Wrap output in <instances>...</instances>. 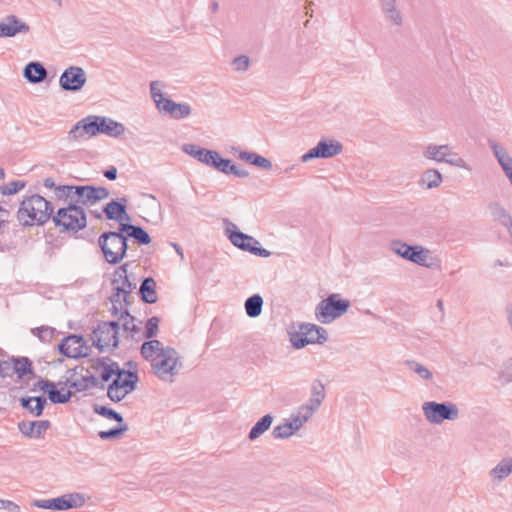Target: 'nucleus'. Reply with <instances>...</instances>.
Wrapping results in <instances>:
<instances>
[{"label":"nucleus","mask_w":512,"mask_h":512,"mask_svg":"<svg viewBox=\"0 0 512 512\" xmlns=\"http://www.w3.org/2000/svg\"><path fill=\"white\" fill-rule=\"evenodd\" d=\"M125 126L116 120L97 115H89L78 121L69 131V139L78 141L85 136L95 137L104 134L109 137L118 138L125 132Z\"/></svg>","instance_id":"2"},{"label":"nucleus","mask_w":512,"mask_h":512,"mask_svg":"<svg viewBox=\"0 0 512 512\" xmlns=\"http://www.w3.org/2000/svg\"><path fill=\"white\" fill-rule=\"evenodd\" d=\"M383 19L390 27H401L404 22V15L399 8L397 0L385 1L379 4Z\"/></svg>","instance_id":"20"},{"label":"nucleus","mask_w":512,"mask_h":512,"mask_svg":"<svg viewBox=\"0 0 512 512\" xmlns=\"http://www.w3.org/2000/svg\"><path fill=\"white\" fill-rule=\"evenodd\" d=\"M25 187V183L22 181H11L8 184L0 187V192L3 195L15 194Z\"/></svg>","instance_id":"52"},{"label":"nucleus","mask_w":512,"mask_h":512,"mask_svg":"<svg viewBox=\"0 0 512 512\" xmlns=\"http://www.w3.org/2000/svg\"><path fill=\"white\" fill-rule=\"evenodd\" d=\"M343 151V145L340 141L333 138H322L316 146L309 149L302 155L301 161L303 163L309 162L312 159H328L338 156Z\"/></svg>","instance_id":"14"},{"label":"nucleus","mask_w":512,"mask_h":512,"mask_svg":"<svg viewBox=\"0 0 512 512\" xmlns=\"http://www.w3.org/2000/svg\"><path fill=\"white\" fill-rule=\"evenodd\" d=\"M163 87L164 84L160 81H152L150 83L151 99L153 100L156 108H158L167 99L162 92Z\"/></svg>","instance_id":"48"},{"label":"nucleus","mask_w":512,"mask_h":512,"mask_svg":"<svg viewBox=\"0 0 512 512\" xmlns=\"http://www.w3.org/2000/svg\"><path fill=\"white\" fill-rule=\"evenodd\" d=\"M183 151L201 163L211 167H213L216 159H218L219 154L217 151L205 149L195 144L184 145Z\"/></svg>","instance_id":"24"},{"label":"nucleus","mask_w":512,"mask_h":512,"mask_svg":"<svg viewBox=\"0 0 512 512\" xmlns=\"http://www.w3.org/2000/svg\"><path fill=\"white\" fill-rule=\"evenodd\" d=\"M147 207L152 212H159L160 208H161V205H160V203L157 201V199L153 195H148Z\"/></svg>","instance_id":"60"},{"label":"nucleus","mask_w":512,"mask_h":512,"mask_svg":"<svg viewBox=\"0 0 512 512\" xmlns=\"http://www.w3.org/2000/svg\"><path fill=\"white\" fill-rule=\"evenodd\" d=\"M86 74L81 67L70 66L61 74L59 83L63 90L79 91L86 83Z\"/></svg>","instance_id":"17"},{"label":"nucleus","mask_w":512,"mask_h":512,"mask_svg":"<svg viewBox=\"0 0 512 512\" xmlns=\"http://www.w3.org/2000/svg\"><path fill=\"white\" fill-rule=\"evenodd\" d=\"M499 379L504 384L512 382V360L499 371Z\"/></svg>","instance_id":"54"},{"label":"nucleus","mask_w":512,"mask_h":512,"mask_svg":"<svg viewBox=\"0 0 512 512\" xmlns=\"http://www.w3.org/2000/svg\"><path fill=\"white\" fill-rule=\"evenodd\" d=\"M272 436L275 439H286V438H288V419H285L282 424L274 427V429L272 431Z\"/></svg>","instance_id":"55"},{"label":"nucleus","mask_w":512,"mask_h":512,"mask_svg":"<svg viewBox=\"0 0 512 512\" xmlns=\"http://www.w3.org/2000/svg\"><path fill=\"white\" fill-rule=\"evenodd\" d=\"M98 364L101 368L100 377L103 381L107 382L113 375L116 377L124 369H121L118 363L112 361L110 358H102L98 360Z\"/></svg>","instance_id":"37"},{"label":"nucleus","mask_w":512,"mask_h":512,"mask_svg":"<svg viewBox=\"0 0 512 512\" xmlns=\"http://www.w3.org/2000/svg\"><path fill=\"white\" fill-rule=\"evenodd\" d=\"M13 369L18 377L22 378L24 375L32 374L31 361L26 357H21L13 360Z\"/></svg>","instance_id":"47"},{"label":"nucleus","mask_w":512,"mask_h":512,"mask_svg":"<svg viewBox=\"0 0 512 512\" xmlns=\"http://www.w3.org/2000/svg\"><path fill=\"white\" fill-rule=\"evenodd\" d=\"M59 352L69 358H81L88 355L89 347L82 336L69 335L58 345Z\"/></svg>","instance_id":"15"},{"label":"nucleus","mask_w":512,"mask_h":512,"mask_svg":"<svg viewBox=\"0 0 512 512\" xmlns=\"http://www.w3.org/2000/svg\"><path fill=\"white\" fill-rule=\"evenodd\" d=\"M512 475V457L501 459L494 468L489 471L493 482L500 483Z\"/></svg>","instance_id":"31"},{"label":"nucleus","mask_w":512,"mask_h":512,"mask_svg":"<svg viewBox=\"0 0 512 512\" xmlns=\"http://www.w3.org/2000/svg\"><path fill=\"white\" fill-rule=\"evenodd\" d=\"M119 328L122 327L123 333L131 339H141V321H138L129 314L128 310L122 311L118 315Z\"/></svg>","instance_id":"22"},{"label":"nucleus","mask_w":512,"mask_h":512,"mask_svg":"<svg viewBox=\"0 0 512 512\" xmlns=\"http://www.w3.org/2000/svg\"><path fill=\"white\" fill-rule=\"evenodd\" d=\"M97 379L85 370L84 367H76L68 370V383L72 394L85 391L97 385Z\"/></svg>","instance_id":"16"},{"label":"nucleus","mask_w":512,"mask_h":512,"mask_svg":"<svg viewBox=\"0 0 512 512\" xmlns=\"http://www.w3.org/2000/svg\"><path fill=\"white\" fill-rule=\"evenodd\" d=\"M38 387L48 393L49 399L53 403H66L72 397L71 390H66L63 387L57 389L56 385L48 380H40Z\"/></svg>","instance_id":"26"},{"label":"nucleus","mask_w":512,"mask_h":512,"mask_svg":"<svg viewBox=\"0 0 512 512\" xmlns=\"http://www.w3.org/2000/svg\"><path fill=\"white\" fill-rule=\"evenodd\" d=\"M50 422L48 420L40 421H21L18 423L20 432L29 438H40L49 429Z\"/></svg>","instance_id":"27"},{"label":"nucleus","mask_w":512,"mask_h":512,"mask_svg":"<svg viewBox=\"0 0 512 512\" xmlns=\"http://www.w3.org/2000/svg\"><path fill=\"white\" fill-rule=\"evenodd\" d=\"M58 196H64L68 202L78 206L91 207L109 197V191L105 187L91 185L70 186L63 185L56 188Z\"/></svg>","instance_id":"4"},{"label":"nucleus","mask_w":512,"mask_h":512,"mask_svg":"<svg viewBox=\"0 0 512 512\" xmlns=\"http://www.w3.org/2000/svg\"><path fill=\"white\" fill-rule=\"evenodd\" d=\"M410 262L426 268H434L439 260L432 256L431 251L421 245H415Z\"/></svg>","instance_id":"30"},{"label":"nucleus","mask_w":512,"mask_h":512,"mask_svg":"<svg viewBox=\"0 0 512 512\" xmlns=\"http://www.w3.org/2000/svg\"><path fill=\"white\" fill-rule=\"evenodd\" d=\"M350 307V301L333 293L321 300L315 307V318L322 324H329L344 315Z\"/></svg>","instance_id":"6"},{"label":"nucleus","mask_w":512,"mask_h":512,"mask_svg":"<svg viewBox=\"0 0 512 512\" xmlns=\"http://www.w3.org/2000/svg\"><path fill=\"white\" fill-rule=\"evenodd\" d=\"M56 387H59V388H64L66 390H71L70 389V384L68 383V370L66 371L65 375L62 377V379L57 383L55 384Z\"/></svg>","instance_id":"61"},{"label":"nucleus","mask_w":512,"mask_h":512,"mask_svg":"<svg viewBox=\"0 0 512 512\" xmlns=\"http://www.w3.org/2000/svg\"><path fill=\"white\" fill-rule=\"evenodd\" d=\"M237 156L239 159H241L249 164L260 167L262 169H269L272 166L271 162L267 158H265L261 155H258L257 153H254V152L238 151Z\"/></svg>","instance_id":"39"},{"label":"nucleus","mask_w":512,"mask_h":512,"mask_svg":"<svg viewBox=\"0 0 512 512\" xmlns=\"http://www.w3.org/2000/svg\"><path fill=\"white\" fill-rule=\"evenodd\" d=\"M21 404L35 416H40L46 404V399L44 397L22 398Z\"/></svg>","instance_id":"43"},{"label":"nucleus","mask_w":512,"mask_h":512,"mask_svg":"<svg viewBox=\"0 0 512 512\" xmlns=\"http://www.w3.org/2000/svg\"><path fill=\"white\" fill-rule=\"evenodd\" d=\"M53 212V207L44 197L31 195L26 197L19 207L17 217L24 226L42 225Z\"/></svg>","instance_id":"3"},{"label":"nucleus","mask_w":512,"mask_h":512,"mask_svg":"<svg viewBox=\"0 0 512 512\" xmlns=\"http://www.w3.org/2000/svg\"><path fill=\"white\" fill-rule=\"evenodd\" d=\"M66 510H68V508H67V503H66L64 494L59 497L53 498V511H66Z\"/></svg>","instance_id":"57"},{"label":"nucleus","mask_w":512,"mask_h":512,"mask_svg":"<svg viewBox=\"0 0 512 512\" xmlns=\"http://www.w3.org/2000/svg\"><path fill=\"white\" fill-rule=\"evenodd\" d=\"M98 244L105 260L110 264H118L127 251V239L122 232H105L98 238Z\"/></svg>","instance_id":"7"},{"label":"nucleus","mask_w":512,"mask_h":512,"mask_svg":"<svg viewBox=\"0 0 512 512\" xmlns=\"http://www.w3.org/2000/svg\"><path fill=\"white\" fill-rule=\"evenodd\" d=\"M422 155L429 161L445 163L467 171L471 170L469 163L457 152L453 151V148L448 144L430 143L424 147Z\"/></svg>","instance_id":"5"},{"label":"nucleus","mask_w":512,"mask_h":512,"mask_svg":"<svg viewBox=\"0 0 512 512\" xmlns=\"http://www.w3.org/2000/svg\"><path fill=\"white\" fill-rule=\"evenodd\" d=\"M272 422L273 417L270 414L264 415L251 428L248 434V439L250 441H255L256 439H258L271 427Z\"/></svg>","instance_id":"38"},{"label":"nucleus","mask_w":512,"mask_h":512,"mask_svg":"<svg viewBox=\"0 0 512 512\" xmlns=\"http://www.w3.org/2000/svg\"><path fill=\"white\" fill-rule=\"evenodd\" d=\"M490 212L495 220L507 228L510 237L512 236V217L508 211L499 203L489 205Z\"/></svg>","instance_id":"33"},{"label":"nucleus","mask_w":512,"mask_h":512,"mask_svg":"<svg viewBox=\"0 0 512 512\" xmlns=\"http://www.w3.org/2000/svg\"><path fill=\"white\" fill-rule=\"evenodd\" d=\"M127 430H128V426L126 424H123L119 428H113V429H110V430H107V431H100L99 432V437L102 440L113 439V438L119 437L122 433H124Z\"/></svg>","instance_id":"53"},{"label":"nucleus","mask_w":512,"mask_h":512,"mask_svg":"<svg viewBox=\"0 0 512 512\" xmlns=\"http://www.w3.org/2000/svg\"><path fill=\"white\" fill-rule=\"evenodd\" d=\"M158 325H159V319L157 317H151L146 322L145 331L141 332V338H146L149 340H153L152 338L155 337L158 333Z\"/></svg>","instance_id":"50"},{"label":"nucleus","mask_w":512,"mask_h":512,"mask_svg":"<svg viewBox=\"0 0 512 512\" xmlns=\"http://www.w3.org/2000/svg\"><path fill=\"white\" fill-rule=\"evenodd\" d=\"M119 322H101L93 330V344L100 352L110 351L119 344Z\"/></svg>","instance_id":"12"},{"label":"nucleus","mask_w":512,"mask_h":512,"mask_svg":"<svg viewBox=\"0 0 512 512\" xmlns=\"http://www.w3.org/2000/svg\"><path fill=\"white\" fill-rule=\"evenodd\" d=\"M443 182V175L436 168L426 169L421 173L418 179V185L422 189L432 190L437 189Z\"/></svg>","instance_id":"29"},{"label":"nucleus","mask_w":512,"mask_h":512,"mask_svg":"<svg viewBox=\"0 0 512 512\" xmlns=\"http://www.w3.org/2000/svg\"><path fill=\"white\" fill-rule=\"evenodd\" d=\"M225 234L230 242L237 248L260 257L270 256V252L259 247V241L254 237L238 231L236 224L226 222Z\"/></svg>","instance_id":"11"},{"label":"nucleus","mask_w":512,"mask_h":512,"mask_svg":"<svg viewBox=\"0 0 512 512\" xmlns=\"http://www.w3.org/2000/svg\"><path fill=\"white\" fill-rule=\"evenodd\" d=\"M106 217L110 220L121 222L123 220H129V216L126 213V207L123 203L112 200L110 201L103 210Z\"/></svg>","instance_id":"35"},{"label":"nucleus","mask_w":512,"mask_h":512,"mask_svg":"<svg viewBox=\"0 0 512 512\" xmlns=\"http://www.w3.org/2000/svg\"><path fill=\"white\" fill-rule=\"evenodd\" d=\"M406 366L410 371L416 373L422 380L430 381L433 379V373L426 366L415 360L406 361Z\"/></svg>","instance_id":"45"},{"label":"nucleus","mask_w":512,"mask_h":512,"mask_svg":"<svg viewBox=\"0 0 512 512\" xmlns=\"http://www.w3.org/2000/svg\"><path fill=\"white\" fill-rule=\"evenodd\" d=\"M506 315H507V321L508 324L512 330V304L508 305L506 308Z\"/></svg>","instance_id":"64"},{"label":"nucleus","mask_w":512,"mask_h":512,"mask_svg":"<svg viewBox=\"0 0 512 512\" xmlns=\"http://www.w3.org/2000/svg\"><path fill=\"white\" fill-rule=\"evenodd\" d=\"M390 250L401 258L410 261L414 246H411L401 240H393L390 243Z\"/></svg>","instance_id":"44"},{"label":"nucleus","mask_w":512,"mask_h":512,"mask_svg":"<svg viewBox=\"0 0 512 512\" xmlns=\"http://www.w3.org/2000/svg\"><path fill=\"white\" fill-rule=\"evenodd\" d=\"M0 508L7 509L11 512H20V507L10 500L0 499Z\"/></svg>","instance_id":"59"},{"label":"nucleus","mask_w":512,"mask_h":512,"mask_svg":"<svg viewBox=\"0 0 512 512\" xmlns=\"http://www.w3.org/2000/svg\"><path fill=\"white\" fill-rule=\"evenodd\" d=\"M94 411L101 415V416H104L106 418H109V419H113L115 421H117L118 423H122L123 422V417L121 416V414H119L118 412L114 411L113 409H110V408H107L105 406H98L96 405L94 407Z\"/></svg>","instance_id":"51"},{"label":"nucleus","mask_w":512,"mask_h":512,"mask_svg":"<svg viewBox=\"0 0 512 512\" xmlns=\"http://www.w3.org/2000/svg\"><path fill=\"white\" fill-rule=\"evenodd\" d=\"M140 353L150 364L152 374L163 382L172 383L183 367L178 351L159 340L145 341Z\"/></svg>","instance_id":"1"},{"label":"nucleus","mask_w":512,"mask_h":512,"mask_svg":"<svg viewBox=\"0 0 512 512\" xmlns=\"http://www.w3.org/2000/svg\"><path fill=\"white\" fill-rule=\"evenodd\" d=\"M137 381L138 376L136 373L123 370L108 386L107 396L113 402H120L129 393L134 391Z\"/></svg>","instance_id":"13"},{"label":"nucleus","mask_w":512,"mask_h":512,"mask_svg":"<svg viewBox=\"0 0 512 512\" xmlns=\"http://www.w3.org/2000/svg\"><path fill=\"white\" fill-rule=\"evenodd\" d=\"M159 113L167 115L170 118L180 120L190 116L192 109L187 103H176L167 98L158 108Z\"/></svg>","instance_id":"21"},{"label":"nucleus","mask_w":512,"mask_h":512,"mask_svg":"<svg viewBox=\"0 0 512 512\" xmlns=\"http://www.w3.org/2000/svg\"><path fill=\"white\" fill-rule=\"evenodd\" d=\"M156 282L153 278H145L140 286V294L143 301L147 303H155L157 301Z\"/></svg>","instance_id":"40"},{"label":"nucleus","mask_w":512,"mask_h":512,"mask_svg":"<svg viewBox=\"0 0 512 512\" xmlns=\"http://www.w3.org/2000/svg\"><path fill=\"white\" fill-rule=\"evenodd\" d=\"M104 176L109 180H115L117 177V169L115 167H111L105 171Z\"/></svg>","instance_id":"63"},{"label":"nucleus","mask_w":512,"mask_h":512,"mask_svg":"<svg viewBox=\"0 0 512 512\" xmlns=\"http://www.w3.org/2000/svg\"><path fill=\"white\" fill-rule=\"evenodd\" d=\"M29 31L30 26L15 15H8L0 21V38L27 34Z\"/></svg>","instance_id":"19"},{"label":"nucleus","mask_w":512,"mask_h":512,"mask_svg":"<svg viewBox=\"0 0 512 512\" xmlns=\"http://www.w3.org/2000/svg\"><path fill=\"white\" fill-rule=\"evenodd\" d=\"M24 77L30 83H40L47 77V71L39 62H30L24 68Z\"/></svg>","instance_id":"34"},{"label":"nucleus","mask_w":512,"mask_h":512,"mask_svg":"<svg viewBox=\"0 0 512 512\" xmlns=\"http://www.w3.org/2000/svg\"><path fill=\"white\" fill-rule=\"evenodd\" d=\"M326 399V386L322 380L316 378L313 379L309 386V398L304 403L312 409L318 410L323 405Z\"/></svg>","instance_id":"23"},{"label":"nucleus","mask_w":512,"mask_h":512,"mask_svg":"<svg viewBox=\"0 0 512 512\" xmlns=\"http://www.w3.org/2000/svg\"><path fill=\"white\" fill-rule=\"evenodd\" d=\"M244 307L250 318H256L262 312L263 298L259 294H254L246 299Z\"/></svg>","instance_id":"42"},{"label":"nucleus","mask_w":512,"mask_h":512,"mask_svg":"<svg viewBox=\"0 0 512 512\" xmlns=\"http://www.w3.org/2000/svg\"><path fill=\"white\" fill-rule=\"evenodd\" d=\"M114 291H120L130 296V293L136 288V283L131 282L127 274V265L120 266L114 273L112 281Z\"/></svg>","instance_id":"28"},{"label":"nucleus","mask_w":512,"mask_h":512,"mask_svg":"<svg viewBox=\"0 0 512 512\" xmlns=\"http://www.w3.org/2000/svg\"><path fill=\"white\" fill-rule=\"evenodd\" d=\"M490 148L497 159L500 167L502 168L505 176L512 181V156L507 150L499 143L490 141Z\"/></svg>","instance_id":"25"},{"label":"nucleus","mask_w":512,"mask_h":512,"mask_svg":"<svg viewBox=\"0 0 512 512\" xmlns=\"http://www.w3.org/2000/svg\"><path fill=\"white\" fill-rule=\"evenodd\" d=\"M130 296L120 291H114L110 297L112 303L111 313L113 316H117L122 311H126L129 305Z\"/></svg>","instance_id":"41"},{"label":"nucleus","mask_w":512,"mask_h":512,"mask_svg":"<svg viewBox=\"0 0 512 512\" xmlns=\"http://www.w3.org/2000/svg\"><path fill=\"white\" fill-rule=\"evenodd\" d=\"M425 420L434 425L444 421H456L460 417V410L453 402L426 401L421 406Z\"/></svg>","instance_id":"9"},{"label":"nucleus","mask_w":512,"mask_h":512,"mask_svg":"<svg viewBox=\"0 0 512 512\" xmlns=\"http://www.w3.org/2000/svg\"><path fill=\"white\" fill-rule=\"evenodd\" d=\"M251 60L247 55H239L232 59L231 67L236 73L243 74L249 70Z\"/></svg>","instance_id":"49"},{"label":"nucleus","mask_w":512,"mask_h":512,"mask_svg":"<svg viewBox=\"0 0 512 512\" xmlns=\"http://www.w3.org/2000/svg\"><path fill=\"white\" fill-rule=\"evenodd\" d=\"M53 222L64 231L78 232L86 227L87 217L84 209L72 202L65 208H60L53 216Z\"/></svg>","instance_id":"10"},{"label":"nucleus","mask_w":512,"mask_h":512,"mask_svg":"<svg viewBox=\"0 0 512 512\" xmlns=\"http://www.w3.org/2000/svg\"><path fill=\"white\" fill-rule=\"evenodd\" d=\"M64 497L66 499L68 510L81 508L87 501V497L80 492L66 493L64 494Z\"/></svg>","instance_id":"46"},{"label":"nucleus","mask_w":512,"mask_h":512,"mask_svg":"<svg viewBox=\"0 0 512 512\" xmlns=\"http://www.w3.org/2000/svg\"><path fill=\"white\" fill-rule=\"evenodd\" d=\"M120 231L126 232L129 237L134 238L139 244L147 245L151 242L149 234L141 227L132 224L120 223Z\"/></svg>","instance_id":"36"},{"label":"nucleus","mask_w":512,"mask_h":512,"mask_svg":"<svg viewBox=\"0 0 512 512\" xmlns=\"http://www.w3.org/2000/svg\"><path fill=\"white\" fill-rule=\"evenodd\" d=\"M327 341V330L313 323H302L298 331L290 334V344L295 349H302L307 345H324Z\"/></svg>","instance_id":"8"},{"label":"nucleus","mask_w":512,"mask_h":512,"mask_svg":"<svg viewBox=\"0 0 512 512\" xmlns=\"http://www.w3.org/2000/svg\"><path fill=\"white\" fill-rule=\"evenodd\" d=\"M32 505L37 507V508L53 510V498L52 499L35 500L32 503Z\"/></svg>","instance_id":"58"},{"label":"nucleus","mask_w":512,"mask_h":512,"mask_svg":"<svg viewBox=\"0 0 512 512\" xmlns=\"http://www.w3.org/2000/svg\"><path fill=\"white\" fill-rule=\"evenodd\" d=\"M56 387H59V388H64L66 390H71L70 389V384L68 383V370L66 371L65 375L62 377V379L57 383L55 384Z\"/></svg>","instance_id":"62"},{"label":"nucleus","mask_w":512,"mask_h":512,"mask_svg":"<svg viewBox=\"0 0 512 512\" xmlns=\"http://www.w3.org/2000/svg\"><path fill=\"white\" fill-rule=\"evenodd\" d=\"M33 334L37 335L42 341H49L54 334V329L51 327H39L32 330Z\"/></svg>","instance_id":"56"},{"label":"nucleus","mask_w":512,"mask_h":512,"mask_svg":"<svg viewBox=\"0 0 512 512\" xmlns=\"http://www.w3.org/2000/svg\"><path fill=\"white\" fill-rule=\"evenodd\" d=\"M213 168L219 170L220 172L229 175L232 174L239 178H246L249 176L247 170L240 168L239 166L232 164L231 160L221 158L220 154H218V159H216Z\"/></svg>","instance_id":"32"},{"label":"nucleus","mask_w":512,"mask_h":512,"mask_svg":"<svg viewBox=\"0 0 512 512\" xmlns=\"http://www.w3.org/2000/svg\"><path fill=\"white\" fill-rule=\"evenodd\" d=\"M317 413L316 410L304 403L290 413V437L296 435Z\"/></svg>","instance_id":"18"}]
</instances>
